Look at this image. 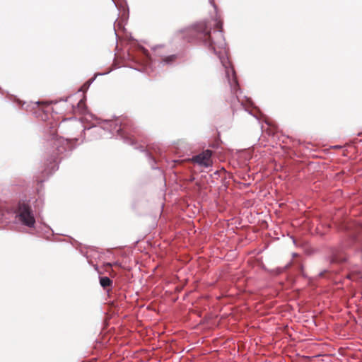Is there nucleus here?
Returning <instances> with one entry per match:
<instances>
[{
    "mask_svg": "<svg viewBox=\"0 0 362 362\" xmlns=\"http://www.w3.org/2000/svg\"><path fill=\"white\" fill-rule=\"evenodd\" d=\"M240 106H241V107H243L245 111H247V110L245 109V106H244V105H243V102H241V103H240Z\"/></svg>",
    "mask_w": 362,
    "mask_h": 362,
    "instance_id": "obj_13",
    "label": "nucleus"
},
{
    "mask_svg": "<svg viewBox=\"0 0 362 362\" xmlns=\"http://www.w3.org/2000/svg\"><path fill=\"white\" fill-rule=\"evenodd\" d=\"M129 121H121L120 119L104 120L98 122L88 130L93 133L98 134L100 138H111L113 136L123 139L125 142L133 144V136H129Z\"/></svg>",
    "mask_w": 362,
    "mask_h": 362,
    "instance_id": "obj_3",
    "label": "nucleus"
},
{
    "mask_svg": "<svg viewBox=\"0 0 362 362\" xmlns=\"http://www.w3.org/2000/svg\"><path fill=\"white\" fill-rule=\"evenodd\" d=\"M209 3L213 6V7L216 9V6L214 3V0H209Z\"/></svg>",
    "mask_w": 362,
    "mask_h": 362,
    "instance_id": "obj_11",
    "label": "nucleus"
},
{
    "mask_svg": "<svg viewBox=\"0 0 362 362\" xmlns=\"http://www.w3.org/2000/svg\"><path fill=\"white\" fill-rule=\"evenodd\" d=\"M211 156L212 151L207 149L193 156L192 161L202 167L209 168L212 165Z\"/></svg>",
    "mask_w": 362,
    "mask_h": 362,
    "instance_id": "obj_5",
    "label": "nucleus"
},
{
    "mask_svg": "<svg viewBox=\"0 0 362 362\" xmlns=\"http://www.w3.org/2000/svg\"><path fill=\"white\" fill-rule=\"evenodd\" d=\"M146 157L148 158V160H149V163L151 165V168L153 169H156L157 167L155 166V160L154 158H153V156L151 155L150 153H148V151H146Z\"/></svg>",
    "mask_w": 362,
    "mask_h": 362,
    "instance_id": "obj_10",
    "label": "nucleus"
},
{
    "mask_svg": "<svg viewBox=\"0 0 362 362\" xmlns=\"http://www.w3.org/2000/svg\"><path fill=\"white\" fill-rule=\"evenodd\" d=\"M99 279L100 285L108 292L112 288V281L107 276H100Z\"/></svg>",
    "mask_w": 362,
    "mask_h": 362,
    "instance_id": "obj_7",
    "label": "nucleus"
},
{
    "mask_svg": "<svg viewBox=\"0 0 362 362\" xmlns=\"http://www.w3.org/2000/svg\"><path fill=\"white\" fill-rule=\"evenodd\" d=\"M250 103H252V101L250 100H247Z\"/></svg>",
    "mask_w": 362,
    "mask_h": 362,
    "instance_id": "obj_14",
    "label": "nucleus"
},
{
    "mask_svg": "<svg viewBox=\"0 0 362 362\" xmlns=\"http://www.w3.org/2000/svg\"><path fill=\"white\" fill-rule=\"evenodd\" d=\"M74 98V99H79V100H78V102L76 105H74L73 103L71 104L73 110L74 111L76 110H77L78 111H82L83 110L84 107H85V103H84V101H83L84 99H85V96H84L83 93H82L79 90L77 93H76L73 95L68 97L67 99L66 100V101H71Z\"/></svg>",
    "mask_w": 362,
    "mask_h": 362,
    "instance_id": "obj_6",
    "label": "nucleus"
},
{
    "mask_svg": "<svg viewBox=\"0 0 362 362\" xmlns=\"http://www.w3.org/2000/svg\"><path fill=\"white\" fill-rule=\"evenodd\" d=\"M222 21L216 18L208 22H199L185 30V37L188 41L197 40L209 50L212 51L219 59L225 71V77L230 87L231 92L235 95L238 102V82L235 71L231 65L228 57L226 43L223 35Z\"/></svg>",
    "mask_w": 362,
    "mask_h": 362,
    "instance_id": "obj_1",
    "label": "nucleus"
},
{
    "mask_svg": "<svg viewBox=\"0 0 362 362\" xmlns=\"http://www.w3.org/2000/svg\"><path fill=\"white\" fill-rule=\"evenodd\" d=\"M175 58H176V56H175V55H170V56L167 57H165V59H163L160 62V64H170L173 61H174Z\"/></svg>",
    "mask_w": 362,
    "mask_h": 362,
    "instance_id": "obj_9",
    "label": "nucleus"
},
{
    "mask_svg": "<svg viewBox=\"0 0 362 362\" xmlns=\"http://www.w3.org/2000/svg\"><path fill=\"white\" fill-rule=\"evenodd\" d=\"M49 134V141L54 149L52 150L50 158L47 159L45 163L46 167L44 170V173L47 175H52L58 170V160L62 158L60 157V156L64 153L71 151L74 148L72 144L73 139H66L63 137L57 136L56 126H52L50 127Z\"/></svg>",
    "mask_w": 362,
    "mask_h": 362,
    "instance_id": "obj_2",
    "label": "nucleus"
},
{
    "mask_svg": "<svg viewBox=\"0 0 362 362\" xmlns=\"http://www.w3.org/2000/svg\"><path fill=\"white\" fill-rule=\"evenodd\" d=\"M344 260H345L344 257H339L337 254L334 253L330 259V262L336 263V262H342Z\"/></svg>",
    "mask_w": 362,
    "mask_h": 362,
    "instance_id": "obj_8",
    "label": "nucleus"
},
{
    "mask_svg": "<svg viewBox=\"0 0 362 362\" xmlns=\"http://www.w3.org/2000/svg\"><path fill=\"white\" fill-rule=\"evenodd\" d=\"M16 218L22 225L28 228H34L35 218L33 211L29 204L19 203L16 211Z\"/></svg>",
    "mask_w": 362,
    "mask_h": 362,
    "instance_id": "obj_4",
    "label": "nucleus"
},
{
    "mask_svg": "<svg viewBox=\"0 0 362 362\" xmlns=\"http://www.w3.org/2000/svg\"><path fill=\"white\" fill-rule=\"evenodd\" d=\"M112 1L113 2V4H115V6L118 8L119 7V4L117 2V0H112Z\"/></svg>",
    "mask_w": 362,
    "mask_h": 362,
    "instance_id": "obj_12",
    "label": "nucleus"
}]
</instances>
